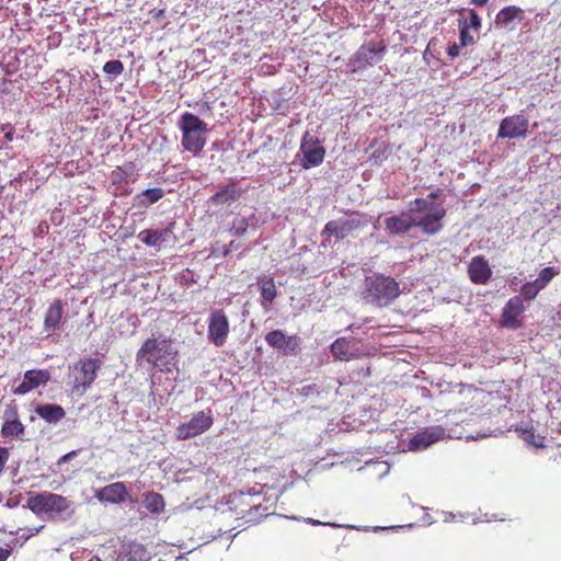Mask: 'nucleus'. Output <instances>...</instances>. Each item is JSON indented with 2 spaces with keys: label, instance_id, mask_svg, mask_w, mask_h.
Instances as JSON below:
<instances>
[{
  "label": "nucleus",
  "instance_id": "obj_1",
  "mask_svg": "<svg viewBox=\"0 0 561 561\" xmlns=\"http://www.w3.org/2000/svg\"><path fill=\"white\" fill-rule=\"evenodd\" d=\"M27 507L36 515L66 522L75 514L73 502L51 492H42L27 500Z\"/></svg>",
  "mask_w": 561,
  "mask_h": 561
},
{
  "label": "nucleus",
  "instance_id": "obj_2",
  "mask_svg": "<svg viewBox=\"0 0 561 561\" xmlns=\"http://www.w3.org/2000/svg\"><path fill=\"white\" fill-rule=\"evenodd\" d=\"M365 285V299L378 307L388 306L398 298L401 293L399 283L394 278L385 276L383 274H374L367 277Z\"/></svg>",
  "mask_w": 561,
  "mask_h": 561
},
{
  "label": "nucleus",
  "instance_id": "obj_3",
  "mask_svg": "<svg viewBox=\"0 0 561 561\" xmlns=\"http://www.w3.org/2000/svg\"><path fill=\"white\" fill-rule=\"evenodd\" d=\"M101 366L102 362L96 357L81 358L70 365L68 378L71 392L83 396L95 381Z\"/></svg>",
  "mask_w": 561,
  "mask_h": 561
},
{
  "label": "nucleus",
  "instance_id": "obj_4",
  "mask_svg": "<svg viewBox=\"0 0 561 561\" xmlns=\"http://www.w3.org/2000/svg\"><path fill=\"white\" fill-rule=\"evenodd\" d=\"M180 128L184 150L198 154L206 145L207 124L193 113L185 112L181 116Z\"/></svg>",
  "mask_w": 561,
  "mask_h": 561
},
{
  "label": "nucleus",
  "instance_id": "obj_5",
  "mask_svg": "<svg viewBox=\"0 0 561 561\" xmlns=\"http://www.w3.org/2000/svg\"><path fill=\"white\" fill-rule=\"evenodd\" d=\"M414 213L422 214L421 217L414 218L415 227L421 228L425 234L434 236L443 229L442 220L446 216V210L442 205L428 202L425 198H415Z\"/></svg>",
  "mask_w": 561,
  "mask_h": 561
},
{
  "label": "nucleus",
  "instance_id": "obj_6",
  "mask_svg": "<svg viewBox=\"0 0 561 561\" xmlns=\"http://www.w3.org/2000/svg\"><path fill=\"white\" fill-rule=\"evenodd\" d=\"M136 357L137 360L145 359L148 364L161 370L173 358L169 341L156 337L147 339L137 351Z\"/></svg>",
  "mask_w": 561,
  "mask_h": 561
},
{
  "label": "nucleus",
  "instance_id": "obj_7",
  "mask_svg": "<svg viewBox=\"0 0 561 561\" xmlns=\"http://www.w3.org/2000/svg\"><path fill=\"white\" fill-rule=\"evenodd\" d=\"M325 157V149L320 140L306 131L300 140L299 151L296 158L302 169L309 170L320 165Z\"/></svg>",
  "mask_w": 561,
  "mask_h": 561
},
{
  "label": "nucleus",
  "instance_id": "obj_8",
  "mask_svg": "<svg viewBox=\"0 0 561 561\" xmlns=\"http://www.w3.org/2000/svg\"><path fill=\"white\" fill-rule=\"evenodd\" d=\"M214 424V415L210 409L197 412L188 422L181 423L175 430L178 439H188L208 431Z\"/></svg>",
  "mask_w": 561,
  "mask_h": 561
},
{
  "label": "nucleus",
  "instance_id": "obj_9",
  "mask_svg": "<svg viewBox=\"0 0 561 561\" xmlns=\"http://www.w3.org/2000/svg\"><path fill=\"white\" fill-rule=\"evenodd\" d=\"M366 220L363 219V215L359 213H353L347 219L330 220L325 224L321 234L327 237H335L339 240H343L348 236H352L354 231L365 227Z\"/></svg>",
  "mask_w": 561,
  "mask_h": 561
},
{
  "label": "nucleus",
  "instance_id": "obj_10",
  "mask_svg": "<svg viewBox=\"0 0 561 561\" xmlns=\"http://www.w3.org/2000/svg\"><path fill=\"white\" fill-rule=\"evenodd\" d=\"M335 465L336 463L332 462L330 463V467H333ZM337 465L348 470L356 469L358 471H363L368 478L376 479L383 478L386 474H388L391 468V465L388 463L387 461H381L374 458H370L369 460L365 461L363 466H359L358 458H345Z\"/></svg>",
  "mask_w": 561,
  "mask_h": 561
},
{
  "label": "nucleus",
  "instance_id": "obj_11",
  "mask_svg": "<svg viewBox=\"0 0 561 561\" xmlns=\"http://www.w3.org/2000/svg\"><path fill=\"white\" fill-rule=\"evenodd\" d=\"M445 437V430L442 426H428L419 431L408 442L410 451H421Z\"/></svg>",
  "mask_w": 561,
  "mask_h": 561
},
{
  "label": "nucleus",
  "instance_id": "obj_12",
  "mask_svg": "<svg viewBox=\"0 0 561 561\" xmlns=\"http://www.w3.org/2000/svg\"><path fill=\"white\" fill-rule=\"evenodd\" d=\"M229 333V320L225 311L219 309L214 311L209 317L208 339L216 346H222Z\"/></svg>",
  "mask_w": 561,
  "mask_h": 561
},
{
  "label": "nucleus",
  "instance_id": "obj_13",
  "mask_svg": "<svg viewBox=\"0 0 561 561\" xmlns=\"http://www.w3.org/2000/svg\"><path fill=\"white\" fill-rule=\"evenodd\" d=\"M385 53L386 46L382 43L379 44V47H376L374 43L360 46L353 58L354 70H363L377 64L382 59Z\"/></svg>",
  "mask_w": 561,
  "mask_h": 561
},
{
  "label": "nucleus",
  "instance_id": "obj_14",
  "mask_svg": "<svg viewBox=\"0 0 561 561\" xmlns=\"http://www.w3.org/2000/svg\"><path fill=\"white\" fill-rule=\"evenodd\" d=\"M529 121L524 115H512L505 117L499 127V138H518L526 137L528 133Z\"/></svg>",
  "mask_w": 561,
  "mask_h": 561
},
{
  "label": "nucleus",
  "instance_id": "obj_15",
  "mask_svg": "<svg viewBox=\"0 0 561 561\" xmlns=\"http://www.w3.org/2000/svg\"><path fill=\"white\" fill-rule=\"evenodd\" d=\"M266 343L278 351H282L284 355H296L300 350V337L297 335H285L280 330H273L265 336Z\"/></svg>",
  "mask_w": 561,
  "mask_h": 561
},
{
  "label": "nucleus",
  "instance_id": "obj_16",
  "mask_svg": "<svg viewBox=\"0 0 561 561\" xmlns=\"http://www.w3.org/2000/svg\"><path fill=\"white\" fill-rule=\"evenodd\" d=\"M525 311L522 297L514 296L508 299L502 311L501 324L507 329H519L523 327L520 316Z\"/></svg>",
  "mask_w": 561,
  "mask_h": 561
},
{
  "label": "nucleus",
  "instance_id": "obj_17",
  "mask_svg": "<svg viewBox=\"0 0 561 561\" xmlns=\"http://www.w3.org/2000/svg\"><path fill=\"white\" fill-rule=\"evenodd\" d=\"M50 379V374L47 369H30L24 373L22 382L13 389L16 396H23L33 389L46 385Z\"/></svg>",
  "mask_w": 561,
  "mask_h": 561
},
{
  "label": "nucleus",
  "instance_id": "obj_18",
  "mask_svg": "<svg viewBox=\"0 0 561 561\" xmlns=\"http://www.w3.org/2000/svg\"><path fill=\"white\" fill-rule=\"evenodd\" d=\"M66 301L57 298L46 309L43 320V328L45 332H55L62 325L65 319Z\"/></svg>",
  "mask_w": 561,
  "mask_h": 561
},
{
  "label": "nucleus",
  "instance_id": "obj_19",
  "mask_svg": "<svg viewBox=\"0 0 561 561\" xmlns=\"http://www.w3.org/2000/svg\"><path fill=\"white\" fill-rule=\"evenodd\" d=\"M468 274L473 284L485 285L492 277V270L484 256L478 255L470 261Z\"/></svg>",
  "mask_w": 561,
  "mask_h": 561
},
{
  "label": "nucleus",
  "instance_id": "obj_20",
  "mask_svg": "<svg viewBox=\"0 0 561 561\" xmlns=\"http://www.w3.org/2000/svg\"><path fill=\"white\" fill-rule=\"evenodd\" d=\"M24 433V425L19 420L16 404L9 405L4 412V422L1 427L3 437H14Z\"/></svg>",
  "mask_w": 561,
  "mask_h": 561
},
{
  "label": "nucleus",
  "instance_id": "obj_21",
  "mask_svg": "<svg viewBox=\"0 0 561 561\" xmlns=\"http://www.w3.org/2000/svg\"><path fill=\"white\" fill-rule=\"evenodd\" d=\"M385 227L390 234H403L415 227V222L409 213H401L400 215L387 218Z\"/></svg>",
  "mask_w": 561,
  "mask_h": 561
},
{
  "label": "nucleus",
  "instance_id": "obj_22",
  "mask_svg": "<svg viewBox=\"0 0 561 561\" xmlns=\"http://www.w3.org/2000/svg\"><path fill=\"white\" fill-rule=\"evenodd\" d=\"M245 188L238 187L236 182H230L226 186L220 187L210 198L209 202L214 205H225L238 201Z\"/></svg>",
  "mask_w": 561,
  "mask_h": 561
},
{
  "label": "nucleus",
  "instance_id": "obj_23",
  "mask_svg": "<svg viewBox=\"0 0 561 561\" xmlns=\"http://www.w3.org/2000/svg\"><path fill=\"white\" fill-rule=\"evenodd\" d=\"M127 491L122 482L112 483L99 490L96 497L102 502L119 503L126 500Z\"/></svg>",
  "mask_w": 561,
  "mask_h": 561
},
{
  "label": "nucleus",
  "instance_id": "obj_24",
  "mask_svg": "<svg viewBox=\"0 0 561 561\" xmlns=\"http://www.w3.org/2000/svg\"><path fill=\"white\" fill-rule=\"evenodd\" d=\"M34 411L41 419L49 424H56L66 416L65 409L54 403L38 404Z\"/></svg>",
  "mask_w": 561,
  "mask_h": 561
},
{
  "label": "nucleus",
  "instance_id": "obj_25",
  "mask_svg": "<svg viewBox=\"0 0 561 561\" xmlns=\"http://www.w3.org/2000/svg\"><path fill=\"white\" fill-rule=\"evenodd\" d=\"M170 233L171 229L169 228L160 230L145 229L138 233L137 238L148 247H157L164 241L165 237Z\"/></svg>",
  "mask_w": 561,
  "mask_h": 561
},
{
  "label": "nucleus",
  "instance_id": "obj_26",
  "mask_svg": "<svg viewBox=\"0 0 561 561\" xmlns=\"http://www.w3.org/2000/svg\"><path fill=\"white\" fill-rule=\"evenodd\" d=\"M163 196L164 192L160 187L147 188L135 196V202L138 207H148L159 202Z\"/></svg>",
  "mask_w": 561,
  "mask_h": 561
},
{
  "label": "nucleus",
  "instance_id": "obj_27",
  "mask_svg": "<svg viewBox=\"0 0 561 561\" xmlns=\"http://www.w3.org/2000/svg\"><path fill=\"white\" fill-rule=\"evenodd\" d=\"M458 26H468V30L478 33L481 28V18L473 9H462L458 19Z\"/></svg>",
  "mask_w": 561,
  "mask_h": 561
},
{
  "label": "nucleus",
  "instance_id": "obj_28",
  "mask_svg": "<svg viewBox=\"0 0 561 561\" xmlns=\"http://www.w3.org/2000/svg\"><path fill=\"white\" fill-rule=\"evenodd\" d=\"M332 355L339 359L348 362L352 359L353 354L350 351V341L346 337H339L331 344Z\"/></svg>",
  "mask_w": 561,
  "mask_h": 561
},
{
  "label": "nucleus",
  "instance_id": "obj_29",
  "mask_svg": "<svg viewBox=\"0 0 561 561\" xmlns=\"http://www.w3.org/2000/svg\"><path fill=\"white\" fill-rule=\"evenodd\" d=\"M135 172V164L129 162L125 167H116L110 174V180L113 185H119L127 180L128 176Z\"/></svg>",
  "mask_w": 561,
  "mask_h": 561
},
{
  "label": "nucleus",
  "instance_id": "obj_30",
  "mask_svg": "<svg viewBox=\"0 0 561 561\" xmlns=\"http://www.w3.org/2000/svg\"><path fill=\"white\" fill-rule=\"evenodd\" d=\"M261 287L262 299L266 302H272L277 296L275 282L272 277H263L259 282Z\"/></svg>",
  "mask_w": 561,
  "mask_h": 561
},
{
  "label": "nucleus",
  "instance_id": "obj_31",
  "mask_svg": "<svg viewBox=\"0 0 561 561\" xmlns=\"http://www.w3.org/2000/svg\"><path fill=\"white\" fill-rule=\"evenodd\" d=\"M522 13L520 8L508 5L504 7L496 15V22L507 26L510 25L519 14Z\"/></svg>",
  "mask_w": 561,
  "mask_h": 561
},
{
  "label": "nucleus",
  "instance_id": "obj_32",
  "mask_svg": "<svg viewBox=\"0 0 561 561\" xmlns=\"http://www.w3.org/2000/svg\"><path fill=\"white\" fill-rule=\"evenodd\" d=\"M144 505L151 513H160L164 507V500L161 494L150 492L146 494Z\"/></svg>",
  "mask_w": 561,
  "mask_h": 561
},
{
  "label": "nucleus",
  "instance_id": "obj_33",
  "mask_svg": "<svg viewBox=\"0 0 561 561\" xmlns=\"http://www.w3.org/2000/svg\"><path fill=\"white\" fill-rule=\"evenodd\" d=\"M103 71L111 78H116L123 73L124 65L121 60H110L104 64Z\"/></svg>",
  "mask_w": 561,
  "mask_h": 561
},
{
  "label": "nucleus",
  "instance_id": "obj_34",
  "mask_svg": "<svg viewBox=\"0 0 561 561\" xmlns=\"http://www.w3.org/2000/svg\"><path fill=\"white\" fill-rule=\"evenodd\" d=\"M538 294H539L538 289L535 288V286L531 284V282H527L520 287V296L519 297H522L523 301L524 300L531 301L537 297Z\"/></svg>",
  "mask_w": 561,
  "mask_h": 561
},
{
  "label": "nucleus",
  "instance_id": "obj_35",
  "mask_svg": "<svg viewBox=\"0 0 561 561\" xmlns=\"http://www.w3.org/2000/svg\"><path fill=\"white\" fill-rule=\"evenodd\" d=\"M471 30H468V26L459 27V42L461 47L471 46L476 43L473 35L470 33Z\"/></svg>",
  "mask_w": 561,
  "mask_h": 561
},
{
  "label": "nucleus",
  "instance_id": "obj_36",
  "mask_svg": "<svg viewBox=\"0 0 561 561\" xmlns=\"http://www.w3.org/2000/svg\"><path fill=\"white\" fill-rule=\"evenodd\" d=\"M525 440L535 447H543L545 446V437L540 435H536L534 432L525 433Z\"/></svg>",
  "mask_w": 561,
  "mask_h": 561
},
{
  "label": "nucleus",
  "instance_id": "obj_37",
  "mask_svg": "<svg viewBox=\"0 0 561 561\" xmlns=\"http://www.w3.org/2000/svg\"><path fill=\"white\" fill-rule=\"evenodd\" d=\"M559 274V270L553 266H548L539 272L538 277L541 278L546 284H549L554 276Z\"/></svg>",
  "mask_w": 561,
  "mask_h": 561
},
{
  "label": "nucleus",
  "instance_id": "obj_38",
  "mask_svg": "<svg viewBox=\"0 0 561 561\" xmlns=\"http://www.w3.org/2000/svg\"><path fill=\"white\" fill-rule=\"evenodd\" d=\"M388 156H389V148L386 145H383L382 148H379L371 153L370 159L375 163H381L383 160H386L388 158Z\"/></svg>",
  "mask_w": 561,
  "mask_h": 561
},
{
  "label": "nucleus",
  "instance_id": "obj_39",
  "mask_svg": "<svg viewBox=\"0 0 561 561\" xmlns=\"http://www.w3.org/2000/svg\"><path fill=\"white\" fill-rule=\"evenodd\" d=\"M248 227H249V224H248V220L245 218H242L240 220H238L237 222L233 224L232 228H231V232L234 234V236H243L247 230H248Z\"/></svg>",
  "mask_w": 561,
  "mask_h": 561
},
{
  "label": "nucleus",
  "instance_id": "obj_40",
  "mask_svg": "<svg viewBox=\"0 0 561 561\" xmlns=\"http://www.w3.org/2000/svg\"><path fill=\"white\" fill-rule=\"evenodd\" d=\"M150 14L156 22H160L165 16V10L164 9H153L150 11Z\"/></svg>",
  "mask_w": 561,
  "mask_h": 561
},
{
  "label": "nucleus",
  "instance_id": "obj_41",
  "mask_svg": "<svg viewBox=\"0 0 561 561\" xmlns=\"http://www.w3.org/2000/svg\"><path fill=\"white\" fill-rule=\"evenodd\" d=\"M459 47H461V46L460 45L458 46L455 43L453 45H449L447 48L448 56L451 58L458 57L459 56Z\"/></svg>",
  "mask_w": 561,
  "mask_h": 561
},
{
  "label": "nucleus",
  "instance_id": "obj_42",
  "mask_svg": "<svg viewBox=\"0 0 561 561\" xmlns=\"http://www.w3.org/2000/svg\"><path fill=\"white\" fill-rule=\"evenodd\" d=\"M531 284L535 286L536 289L540 293L542 289L547 287L548 284L543 282L541 278L537 277L535 280H531Z\"/></svg>",
  "mask_w": 561,
  "mask_h": 561
},
{
  "label": "nucleus",
  "instance_id": "obj_43",
  "mask_svg": "<svg viewBox=\"0 0 561 561\" xmlns=\"http://www.w3.org/2000/svg\"><path fill=\"white\" fill-rule=\"evenodd\" d=\"M11 554L10 549L0 548V561H7Z\"/></svg>",
  "mask_w": 561,
  "mask_h": 561
},
{
  "label": "nucleus",
  "instance_id": "obj_44",
  "mask_svg": "<svg viewBox=\"0 0 561 561\" xmlns=\"http://www.w3.org/2000/svg\"><path fill=\"white\" fill-rule=\"evenodd\" d=\"M238 248H239V243H237L236 241H230L224 251V255H227L231 250L238 249Z\"/></svg>",
  "mask_w": 561,
  "mask_h": 561
},
{
  "label": "nucleus",
  "instance_id": "obj_45",
  "mask_svg": "<svg viewBox=\"0 0 561 561\" xmlns=\"http://www.w3.org/2000/svg\"><path fill=\"white\" fill-rule=\"evenodd\" d=\"M470 2L477 7H484L489 0H470Z\"/></svg>",
  "mask_w": 561,
  "mask_h": 561
},
{
  "label": "nucleus",
  "instance_id": "obj_46",
  "mask_svg": "<svg viewBox=\"0 0 561 561\" xmlns=\"http://www.w3.org/2000/svg\"><path fill=\"white\" fill-rule=\"evenodd\" d=\"M445 514V518H444V522H451V520H455L456 518V515L454 513H444Z\"/></svg>",
  "mask_w": 561,
  "mask_h": 561
},
{
  "label": "nucleus",
  "instance_id": "obj_47",
  "mask_svg": "<svg viewBox=\"0 0 561 561\" xmlns=\"http://www.w3.org/2000/svg\"><path fill=\"white\" fill-rule=\"evenodd\" d=\"M307 522L311 525H320L321 523L319 520H316V519H312V518H308Z\"/></svg>",
  "mask_w": 561,
  "mask_h": 561
},
{
  "label": "nucleus",
  "instance_id": "obj_48",
  "mask_svg": "<svg viewBox=\"0 0 561 561\" xmlns=\"http://www.w3.org/2000/svg\"><path fill=\"white\" fill-rule=\"evenodd\" d=\"M437 195H438V194H437L436 192L431 193V194L428 195V198H431V201H430V202H434V199L437 197Z\"/></svg>",
  "mask_w": 561,
  "mask_h": 561
},
{
  "label": "nucleus",
  "instance_id": "obj_49",
  "mask_svg": "<svg viewBox=\"0 0 561 561\" xmlns=\"http://www.w3.org/2000/svg\"><path fill=\"white\" fill-rule=\"evenodd\" d=\"M479 522H484V519H479V518H474V519H473V524H477V523H479ZM485 522H490V519H489V518H485Z\"/></svg>",
  "mask_w": 561,
  "mask_h": 561
},
{
  "label": "nucleus",
  "instance_id": "obj_50",
  "mask_svg": "<svg viewBox=\"0 0 561 561\" xmlns=\"http://www.w3.org/2000/svg\"><path fill=\"white\" fill-rule=\"evenodd\" d=\"M8 454L7 449L0 448V456H5Z\"/></svg>",
  "mask_w": 561,
  "mask_h": 561
},
{
  "label": "nucleus",
  "instance_id": "obj_51",
  "mask_svg": "<svg viewBox=\"0 0 561 561\" xmlns=\"http://www.w3.org/2000/svg\"><path fill=\"white\" fill-rule=\"evenodd\" d=\"M89 561H102L99 557H92Z\"/></svg>",
  "mask_w": 561,
  "mask_h": 561
},
{
  "label": "nucleus",
  "instance_id": "obj_52",
  "mask_svg": "<svg viewBox=\"0 0 561 561\" xmlns=\"http://www.w3.org/2000/svg\"><path fill=\"white\" fill-rule=\"evenodd\" d=\"M65 456H68V457L76 456V451L67 453Z\"/></svg>",
  "mask_w": 561,
  "mask_h": 561
},
{
  "label": "nucleus",
  "instance_id": "obj_53",
  "mask_svg": "<svg viewBox=\"0 0 561 561\" xmlns=\"http://www.w3.org/2000/svg\"><path fill=\"white\" fill-rule=\"evenodd\" d=\"M5 138H7V139H9V140H11V139H12V135H11V133L5 134Z\"/></svg>",
  "mask_w": 561,
  "mask_h": 561
}]
</instances>
